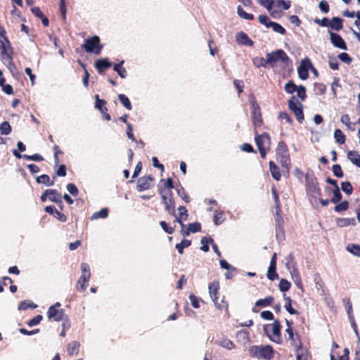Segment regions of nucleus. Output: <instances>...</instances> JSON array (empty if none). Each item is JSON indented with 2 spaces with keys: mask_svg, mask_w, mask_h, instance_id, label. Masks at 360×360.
Segmentation results:
<instances>
[{
  "mask_svg": "<svg viewBox=\"0 0 360 360\" xmlns=\"http://www.w3.org/2000/svg\"><path fill=\"white\" fill-rule=\"evenodd\" d=\"M266 62L269 63V66L271 68H274L276 63H279L283 68H288L292 64L291 60L282 49L267 53Z\"/></svg>",
  "mask_w": 360,
  "mask_h": 360,
  "instance_id": "nucleus-1",
  "label": "nucleus"
},
{
  "mask_svg": "<svg viewBox=\"0 0 360 360\" xmlns=\"http://www.w3.org/2000/svg\"><path fill=\"white\" fill-rule=\"evenodd\" d=\"M250 354L254 358L270 360L274 357V350L270 345H254L250 349Z\"/></svg>",
  "mask_w": 360,
  "mask_h": 360,
  "instance_id": "nucleus-2",
  "label": "nucleus"
},
{
  "mask_svg": "<svg viewBox=\"0 0 360 360\" xmlns=\"http://www.w3.org/2000/svg\"><path fill=\"white\" fill-rule=\"evenodd\" d=\"M281 325L278 320H275L272 324H266L264 326V330L266 335L273 342L280 344L281 341Z\"/></svg>",
  "mask_w": 360,
  "mask_h": 360,
  "instance_id": "nucleus-3",
  "label": "nucleus"
},
{
  "mask_svg": "<svg viewBox=\"0 0 360 360\" xmlns=\"http://www.w3.org/2000/svg\"><path fill=\"white\" fill-rule=\"evenodd\" d=\"M305 179L306 190L307 194L314 198L321 196V189L319 186V184L316 181V179L314 176V175L307 174L305 176Z\"/></svg>",
  "mask_w": 360,
  "mask_h": 360,
  "instance_id": "nucleus-4",
  "label": "nucleus"
},
{
  "mask_svg": "<svg viewBox=\"0 0 360 360\" xmlns=\"http://www.w3.org/2000/svg\"><path fill=\"white\" fill-rule=\"evenodd\" d=\"M82 47L87 53L99 54L103 46L100 44V38L98 36H94L86 39L84 40V43L82 45Z\"/></svg>",
  "mask_w": 360,
  "mask_h": 360,
  "instance_id": "nucleus-5",
  "label": "nucleus"
},
{
  "mask_svg": "<svg viewBox=\"0 0 360 360\" xmlns=\"http://www.w3.org/2000/svg\"><path fill=\"white\" fill-rule=\"evenodd\" d=\"M295 97L292 96L288 101V105L290 110H292L295 115L297 121L302 123L304 120V114L302 110V105L297 101H295Z\"/></svg>",
  "mask_w": 360,
  "mask_h": 360,
  "instance_id": "nucleus-6",
  "label": "nucleus"
},
{
  "mask_svg": "<svg viewBox=\"0 0 360 360\" xmlns=\"http://www.w3.org/2000/svg\"><path fill=\"white\" fill-rule=\"evenodd\" d=\"M162 203L165 205V210L171 215H175V202L172 198V193L169 191L167 194L160 191Z\"/></svg>",
  "mask_w": 360,
  "mask_h": 360,
  "instance_id": "nucleus-7",
  "label": "nucleus"
},
{
  "mask_svg": "<svg viewBox=\"0 0 360 360\" xmlns=\"http://www.w3.org/2000/svg\"><path fill=\"white\" fill-rule=\"evenodd\" d=\"M252 120L253 125L255 128L260 127L262 122V115L260 112V108L255 102H252Z\"/></svg>",
  "mask_w": 360,
  "mask_h": 360,
  "instance_id": "nucleus-8",
  "label": "nucleus"
},
{
  "mask_svg": "<svg viewBox=\"0 0 360 360\" xmlns=\"http://www.w3.org/2000/svg\"><path fill=\"white\" fill-rule=\"evenodd\" d=\"M328 33L330 34V41L335 47L342 50L347 49L345 41L340 34L332 32L330 30H328Z\"/></svg>",
  "mask_w": 360,
  "mask_h": 360,
  "instance_id": "nucleus-9",
  "label": "nucleus"
},
{
  "mask_svg": "<svg viewBox=\"0 0 360 360\" xmlns=\"http://www.w3.org/2000/svg\"><path fill=\"white\" fill-rule=\"evenodd\" d=\"M255 142L258 148H269L271 143L270 137L266 133L259 135L255 131Z\"/></svg>",
  "mask_w": 360,
  "mask_h": 360,
  "instance_id": "nucleus-10",
  "label": "nucleus"
},
{
  "mask_svg": "<svg viewBox=\"0 0 360 360\" xmlns=\"http://www.w3.org/2000/svg\"><path fill=\"white\" fill-rule=\"evenodd\" d=\"M65 315L63 309H55V307H50L47 311V316L49 319H53L56 321H60Z\"/></svg>",
  "mask_w": 360,
  "mask_h": 360,
  "instance_id": "nucleus-11",
  "label": "nucleus"
},
{
  "mask_svg": "<svg viewBox=\"0 0 360 360\" xmlns=\"http://www.w3.org/2000/svg\"><path fill=\"white\" fill-rule=\"evenodd\" d=\"M153 179L151 176L139 178L137 181V190L139 191H143L149 189L151 186Z\"/></svg>",
  "mask_w": 360,
  "mask_h": 360,
  "instance_id": "nucleus-12",
  "label": "nucleus"
},
{
  "mask_svg": "<svg viewBox=\"0 0 360 360\" xmlns=\"http://www.w3.org/2000/svg\"><path fill=\"white\" fill-rule=\"evenodd\" d=\"M275 221L276 238L278 240H281L284 238V230L283 229V221L279 213L276 214V216L275 217Z\"/></svg>",
  "mask_w": 360,
  "mask_h": 360,
  "instance_id": "nucleus-13",
  "label": "nucleus"
},
{
  "mask_svg": "<svg viewBox=\"0 0 360 360\" xmlns=\"http://www.w3.org/2000/svg\"><path fill=\"white\" fill-rule=\"evenodd\" d=\"M236 40L239 44L252 46L254 44L253 41L243 32H240L236 35Z\"/></svg>",
  "mask_w": 360,
  "mask_h": 360,
  "instance_id": "nucleus-14",
  "label": "nucleus"
},
{
  "mask_svg": "<svg viewBox=\"0 0 360 360\" xmlns=\"http://www.w3.org/2000/svg\"><path fill=\"white\" fill-rule=\"evenodd\" d=\"M285 331L289 336V339L291 340V345L295 349H302V342L300 340L299 335H297L295 337L292 328L289 327V328H286Z\"/></svg>",
  "mask_w": 360,
  "mask_h": 360,
  "instance_id": "nucleus-15",
  "label": "nucleus"
},
{
  "mask_svg": "<svg viewBox=\"0 0 360 360\" xmlns=\"http://www.w3.org/2000/svg\"><path fill=\"white\" fill-rule=\"evenodd\" d=\"M306 62L309 64V65H311V63H310L309 60L308 58H306L302 60V65L300 66H299L297 68V72L299 75V77L302 80H305L309 77V72H308L307 68L304 66V64Z\"/></svg>",
  "mask_w": 360,
  "mask_h": 360,
  "instance_id": "nucleus-16",
  "label": "nucleus"
},
{
  "mask_svg": "<svg viewBox=\"0 0 360 360\" xmlns=\"http://www.w3.org/2000/svg\"><path fill=\"white\" fill-rule=\"evenodd\" d=\"M1 58L4 64L10 65L12 63V57L8 50L6 46V44H1Z\"/></svg>",
  "mask_w": 360,
  "mask_h": 360,
  "instance_id": "nucleus-17",
  "label": "nucleus"
},
{
  "mask_svg": "<svg viewBox=\"0 0 360 360\" xmlns=\"http://www.w3.org/2000/svg\"><path fill=\"white\" fill-rule=\"evenodd\" d=\"M80 343L77 341H71L67 347L68 355L73 356L79 354Z\"/></svg>",
  "mask_w": 360,
  "mask_h": 360,
  "instance_id": "nucleus-18",
  "label": "nucleus"
},
{
  "mask_svg": "<svg viewBox=\"0 0 360 360\" xmlns=\"http://www.w3.org/2000/svg\"><path fill=\"white\" fill-rule=\"evenodd\" d=\"M112 63L108 60V58H101L96 60L95 67L98 71L101 73L104 69L110 68Z\"/></svg>",
  "mask_w": 360,
  "mask_h": 360,
  "instance_id": "nucleus-19",
  "label": "nucleus"
},
{
  "mask_svg": "<svg viewBox=\"0 0 360 360\" xmlns=\"http://www.w3.org/2000/svg\"><path fill=\"white\" fill-rule=\"evenodd\" d=\"M209 293L212 301L217 304V293L219 290V283L217 282H212L209 285Z\"/></svg>",
  "mask_w": 360,
  "mask_h": 360,
  "instance_id": "nucleus-20",
  "label": "nucleus"
},
{
  "mask_svg": "<svg viewBox=\"0 0 360 360\" xmlns=\"http://www.w3.org/2000/svg\"><path fill=\"white\" fill-rule=\"evenodd\" d=\"M46 193H49V198L51 201L58 204L63 203L60 194L56 190H46Z\"/></svg>",
  "mask_w": 360,
  "mask_h": 360,
  "instance_id": "nucleus-21",
  "label": "nucleus"
},
{
  "mask_svg": "<svg viewBox=\"0 0 360 360\" xmlns=\"http://www.w3.org/2000/svg\"><path fill=\"white\" fill-rule=\"evenodd\" d=\"M215 343L227 349H231L235 347L234 343L228 338H223L221 340H216Z\"/></svg>",
  "mask_w": 360,
  "mask_h": 360,
  "instance_id": "nucleus-22",
  "label": "nucleus"
},
{
  "mask_svg": "<svg viewBox=\"0 0 360 360\" xmlns=\"http://www.w3.org/2000/svg\"><path fill=\"white\" fill-rule=\"evenodd\" d=\"M347 158L354 165L360 167V155L357 151H349L347 154Z\"/></svg>",
  "mask_w": 360,
  "mask_h": 360,
  "instance_id": "nucleus-23",
  "label": "nucleus"
},
{
  "mask_svg": "<svg viewBox=\"0 0 360 360\" xmlns=\"http://www.w3.org/2000/svg\"><path fill=\"white\" fill-rule=\"evenodd\" d=\"M90 276L86 274H82L77 281V289L79 291H84L86 290V283L89 282Z\"/></svg>",
  "mask_w": 360,
  "mask_h": 360,
  "instance_id": "nucleus-24",
  "label": "nucleus"
},
{
  "mask_svg": "<svg viewBox=\"0 0 360 360\" xmlns=\"http://www.w3.org/2000/svg\"><path fill=\"white\" fill-rule=\"evenodd\" d=\"M329 27L336 31H339L342 29V20L338 17H333L330 22Z\"/></svg>",
  "mask_w": 360,
  "mask_h": 360,
  "instance_id": "nucleus-25",
  "label": "nucleus"
},
{
  "mask_svg": "<svg viewBox=\"0 0 360 360\" xmlns=\"http://www.w3.org/2000/svg\"><path fill=\"white\" fill-rule=\"evenodd\" d=\"M336 224L340 227L347 226L349 225L355 224L354 218H338L336 220Z\"/></svg>",
  "mask_w": 360,
  "mask_h": 360,
  "instance_id": "nucleus-26",
  "label": "nucleus"
},
{
  "mask_svg": "<svg viewBox=\"0 0 360 360\" xmlns=\"http://www.w3.org/2000/svg\"><path fill=\"white\" fill-rule=\"evenodd\" d=\"M271 9L274 6L278 8H283L284 10H288L290 7V2L283 0H271Z\"/></svg>",
  "mask_w": 360,
  "mask_h": 360,
  "instance_id": "nucleus-27",
  "label": "nucleus"
},
{
  "mask_svg": "<svg viewBox=\"0 0 360 360\" xmlns=\"http://www.w3.org/2000/svg\"><path fill=\"white\" fill-rule=\"evenodd\" d=\"M269 169L270 172L271 173L272 177L278 181L281 179V174L279 171V168L277 167V165L273 162H269Z\"/></svg>",
  "mask_w": 360,
  "mask_h": 360,
  "instance_id": "nucleus-28",
  "label": "nucleus"
},
{
  "mask_svg": "<svg viewBox=\"0 0 360 360\" xmlns=\"http://www.w3.org/2000/svg\"><path fill=\"white\" fill-rule=\"evenodd\" d=\"M124 63V61L122 60L120 63L115 64L113 67V70L117 72L119 76L122 79H125L127 77V70L122 67Z\"/></svg>",
  "mask_w": 360,
  "mask_h": 360,
  "instance_id": "nucleus-29",
  "label": "nucleus"
},
{
  "mask_svg": "<svg viewBox=\"0 0 360 360\" xmlns=\"http://www.w3.org/2000/svg\"><path fill=\"white\" fill-rule=\"evenodd\" d=\"M108 216V210L107 208H103L100 211L94 212L91 217V220H97L100 218L105 219Z\"/></svg>",
  "mask_w": 360,
  "mask_h": 360,
  "instance_id": "nucleus-30",
  "label": "nucleus"
},
{
  "mask_svg": "<svg viewBox=\"0 0 360 360\" xmlns=\"http://www.w3.org/2000/svg\"><path fill=\"white\" fill-rule=\"evenodd\" d=\"M276 154L278 158L283 155H289L288 153L287 146L284 142L281 141L278 143L276 148Z\"/></svg>",
  "mask_w": 360,
  "mask_h": 360,
  "instance_id": "nucleus-31",
  "label": "nucleus"
},
{
  "mask_svg": "<svg viewBox=\"0 0 360 360\" xmlns=\"http://www.w3.org/2000/svg\"><path fill=\"white\" fill-rule=\"evenodd\" d=\"M118 99L124 108L127 110H131L132 109L131 103L128 97L122 94H118Z\"/></svg>",
  "mask_w": 360,
  "mask_h": 360,
  "instance_id": "nucleus-32",
  "label": "nucleus"
},
{
  "mask_svg": "<svg viewBox=\"0 0 360 360\" xmlns=\"http://www.w3.org/2000/svg\"><path fill=\"white\" fill-rule=\"evenodd\" d=\"M214 240L211 238H207V237H202L200 240V243L202 245L200 247V250H202L205 252H207L210 250V248L208 244L211 243V245L213 243Z\"/></svg>",
  "mask_w": 360,
  "mask_h": 360,
  "instance_id": "nucleus-33",
  "label": "nucleus"
},
{
  "mask_svg": "<svg viewBox=\"0 0 360 360\" xmlns=\"http://www.w3.org/2000/svg\"><path fill=\"white\" fill-rule=\"evenodd\" d=\"M266 276L271 281H274L278 278V275L276 273V266L269 265Z\"/></svg>",
  "mask_w": 360,
  "mask_h": 360,
  "instance_id": "nucleus-34",
  "label": "nucleus"
},
{
  "mask_svg": "<svg viewBox=\"0 0 360 360\" xmlns=\"http://www.w3.org/2000/svg\"><path fill=\"white\" fill-rule=\"evenodd\" d=\"M37 307V305L31 301L25 300L20 302L18 309V310H27L28 308L35 309Z\"/></svg>",
  "mask_w": 360,
  "mask_h": 360,
  "instance_id": "nucleus-35",
  "label": "nucleus"
},
{
  "mask_svg": "<svg viewBox=\"0 0 360 360\" xmlns=\"http://www.w3.org/2000/svg\"><path fill=\"white\" fill-rule=\"evenodd\" d=\"M334 138L336 142L339 144H343L345 142L346 137L342 131L339 129L335 130Z\"/></svg>",
  "mask_w": 360,
  "mask_h": 360,
  "instance_id": "nucleus-36",
  "label": "nucleus"
},
{
  "mask_svg": "<svg viewBox=\"0 0 360 360\" xmlns=\"http://www.w3.org/2000/svg\"><path fill=\"white\" fill-rule=\"evenodd\" d=\"M11 127L7 121H4L0 124V134L1 135H8L11 132Z\"/></svg>",
  "mask_w": 360,
  "mask_h": 360,
  "instance_id": "nucleus-37",
  "label": "nucleus"
},
{
  "mask_svg": "<svg viewBox=\"0 0 360 360\" xmlns=\"http://www.w3.org/2000/svg\"><path fill=\"white\" fill-rule=\"evenodd\" d=\"M284 300L285 301V304H284V307L290 314H297L298 311L293 309L291 306V299L289 297H285L284 295Z\"/></svg>",
  "mask_w": 360,
  "mask_h": 360,
  "instance_id": "nucleus-38",
  "label": "nucleus"
},
{
  "mask_svg": "<svg viewBox=\"0 0 360 360\" xmlns=\"http://www.w3.org/2000/svg\"><path fill=\"white\" fill-rule=\"evenodd\" d=\"M191 242L189 240H182L181 243L176 244L175 248L177 249L180 254L184 253V249L191 245Z\"/></svg>",
  "mask_w": 360,
  "mask_h": 360,
  "instance_id": "nucleus-39",
  "label": "nucleus"
},
{
  "mask_svg": "<svg viewBox=\"0 0 360 360\" xmlns=\"http://www.w3.org/2000/svg\"><path fill=\"white\" fill-rule=\"evenodd\" d=\"M237 13L240 18H242L243 19H245V20H253L254 19V15L252 14L246 13L243 10V8H242L241 6H238L237 7Z\"/></svg>",
  "mask_w": 360,
  "mask_h": 360,
  "instance_id": "nucleus-40",
  "label": "nucleus"
},
{
  "mask_svg": "<svg viewBox=\"0 0 360 360\" xmlns=\"http://www.w3.org/2000/svg\"><path fill=\"white\" fill-rule=\"evenodd\" d=\"M223 212L221 211L219 212L217 210L214 211L213 221L215 225L221 224L224 221V217L223 216Z\"/></svg>",
  "mask_w": 360,
  "mask_h": 360,
  "instance_id": "nucleus-41",
  "label": "nucleus"
},
{
  "mask_svg": "<svg viewBox=\"0 0 360 360\" xmlns=\"http://www.w3.org/2000/svg\"><path fill=\"white\" fill-rule=\"evenodd\" d=\"M273 300H274V297L271 296H269V297H265L264 299L258 300L256 302L255 305L257 307H266V306L271 304V302H273Z\"/></svg>",
  "mask_w": 360,
  "mask_h": 360,
  "instance_id": "nucleus-42",
  "label": "nucleus"
},
{
  "mask_svg": "<svg viewBox=\"0 0 360 360\" xmlns=\"http://www.w3.org/2000/svg\"><path fill=\"white\" fill-rule=\"evenodd\" d=\"M347 250L352 255L360 257V246L354 244H349L346 248Z\"/></svg>",
  "mask_w": 360,
  "mask_h": 360,
  "instance_id": "nucleus-43",
  "label": "nucleus"
},
{
  "mask_svg": "<svg viewBox=\"0 0 360 360\" xmlns=\"http://www.w3.org/2000/svg\"><path fill=\"white\" fill-rule=\"evenodd\" d=\"M37 181L39 183V184H46L47 186H53L54 182L53 181H50V178L48 175L46 174H42L39 176H38L37 178Z\"/></svg>",
  "mask_w": 360,
  "mask_h": 360,
  "instance_id": "nucleus-44",
  "label": "nucleus"
},
{
  "mask_svg": "<svg viewBox=\"0 0 360 360\" xmlns=\"http://www.w3.org/2000/svg\"><path fill=\"white\" fill-rule=\"evenodd\" d=\"M253 64L259 68L264 67L266 68L269 65V63L266 62V58L257 57L253 59Z\"/></svg>",
  "mask_w": 360,
  "mask_h": 360,
  "instance_id": "nucleus-45",
  "label": "nucleus"
},
{
  "mask_svg": "<svg viewBox=\"0 0 360 360\" xmlns=\"http://www.w3.org/2000/svg\"><path fill=\"white\" fill-rule=\"evenodd\" d=\"M270 28H272L275 32L281 34H284L286 32L285 29L283 26L275 22H272V23L270 24Z\"/></svg>",
  "mask_w": 360,
  "mask_h": 360,
  "instance_id": "nucleus-46",
  "label": "nucleus"
},
{
  "mask_svg": "<svg viewBox=\"0 0 360 360\" xmlns=\"http://www.w3.org/2000/svg\"><path fill=\"white\" fill-rule=\"evenodd\" d=\"M341 189L344 193L349 195L352 193L353 186L349 181H343L341 184Z\"/></svg>",
  "mask_w": 360,
  "mask_h": 360,
  "instance_id": "nucleus-47",
  "label": "nucleus"
},
{
  "mask_svg": "<svg viewBox=\"0 0 360 360\" xmlns=\"http://www.w3.org/2000/svg\"><path fill=\"white\" fill-rule=\"evenodd\" d=\"M333 196L331 199V202L334 204L338 203L342 199V194L340 193L339 187L335 188L333 191Z\"/></svg>",
  "mask_w": 360,
  "mask_h": 360,
  "instance_id": "nucleus-48",
  "label": "nucleus"
},
{
  "mask_svg": "<svg viewBox=\"0 0 360 360\" xmlns=\"http://www.w3.org/2000/svg\"><path fill=\"white\" fill-rule=\"evenodd\" d=\"M297 86H298L295 84L293 82L289 81L285 85V90L288 94H293L294 92L296 91V90H297Z\"/></svg>",
  "mask_w": 360,
  "mask_h": 360,
  "instance_id": "nucleus-49",
  "label": "nucleus"
},
{
  "mask_svg": "<svg viewBox=\"0 0 360 360\" xmlns=\"http://www.w3.org/2000/svg\"><path fill=\"white\" fill-rule=\"evenodd\" d=\"M271 193L274 196L275 203H276V207H275L276 214H278L281 212L280 205H279L280 202H279L278 195L276 191L275 188H271Z\"/></svg>",
  "mask_w": 360,
  "mask_h": 360,
  "instance_id": "nucleus-50",
  "label": "nucleus"
},
{
  "mask_svg": "<svg viewBox=\"0 0 360 360\" xmlns=\"http://www.w3.org/2000/svg\"><path fill=\"white\" fill-rule=\"evenodd\" d=\"M258 20L261 24L265 25L267 28H270V24L273 21H271L269 18L266 15H260L258 17Z\"/></svg>",
  "mask_w": 360,
  "mask_h": 360,
  "instance_id": "nucleus-51",
  "label": "nucleus"
},
{
  "mask_svg": "<svg viewBox=\"0 0 360 360\" xmlns=\"http://www.w3.org/2000/svg\"><path fill=\"white\" fill-rule=\"evenodd\" d=\"M290 287V283L286 279L282 278L279 283V289L281 292H286Z\"/></svg>",
  "mask_w": 360,
  "mask_h": 360,
  "instance_id": "nucleus-52",
  "label": "nucleus"
},
{
  "mask_svg": "<svg viewBox=\"0 0 360 360\" xmlns=\"http://www.w3.org/2000/svg\"><path fill=\"white\" fill-rule=\"evenodd\" d=\"M187 228L191 233H197L200 231L201 225L198 222H194L188 224Z\"/></svg>",
  "mask_w": 360,
  "mask_h": 360,
  "instance_id": "nucleus-53",
  "label": "nucleus"
},
{
  "mask_svg": "<svg viewBox=\"0 0 360 360\" xmlns=\"http://www.w3.org/2000/svg\"><path fill=\"white\" fill-rule=\"evenodd\" d=\"M278 159H279L280 163L281 164L282 167H285L287 169H288V167L290 165V160L289 155L281 156L278 157Z\"/></svg>",
  "mask_w": 360,
  "mask_h": 360,
  "instance_id": "nucleus-54",
  "label": "nucleus"
},
{
  "mask_svg": "<svg viewBox=\"0 0 360 360\" xmlns=\"http://www.w3.org/2000/svg\"><path fill=\"white\" fill-rule=\"evenodd\" d=\"M332 170H333L334 175L338 178H341L344 175V173H343L341 166L340 165H333Z\"/></svg>",
  "mask_w": 360,
  "mask_h": 360,
  "instance_id": "nucleus-55",
  "label": "nucleus"
},
{
  "mask_svg": "<svg viewBox=\"0 0 360 360\" xmlns=\"http://www.w3.org/2000/svg\"><path fill=\"white\" fill-rule=\"evenodd\" d=\"M43 319V316L41 315H37L33 319H30L27 322V326L30 327L34 326L39 324L41 320Z\"/></svg>",
  "mask_w": 360,
  "mask_h": 360,
  "instance_id": "nucleus-56",
  "label": "nucleus"
},
{
  "mask_svg": "<svg viewBox=\"0 0 360 360\" xmlns=\"http://www.w3.org/2000/svg\"><path fill=\"white\" fill-rule=\"evenodd\" d=\"M23 158L28 160L37 162L42 161L44 160V158L41 155L37 153L34 154L32 155H23Z\"/></svg>",
  "mask_w": 360,
  "mask_h": 360,
  "instance_id": "nucleus-57",
  "label": "nucleus"
},
{
  "mask_svg": "<svg viewBox=\"0 0 360 360\" xmlns=\"http://www.w3.org/2000/svg\"><path fill=\"white\" fill-rule=\"evenodd\" d=\"M348 207H349V202L345 200V201H343V202H340V204L337 205L335 207L334 210L337 212H340L347 210Z\"/></svg>",
  "mask_w": 360,
  "mask_h": 360,
  "instance_id": "nucleus-58",
  "label": "nucleus"
},
{
  "mask_svg": "<svg viewBox=\"0 0 360 360\" xmlns=\"http://www.w3.org/2000/svg\"><path fill=\"white\" fill-rule=\"evenodd\" d=\"M297 96L302 100H304L306 98V89L304 86L300 85L297 86V90H296Z\"/></svg>",
  "mask_w": 360,
  "mask_h": 360,
  "instance_id": "nucleus-59",
  "label": "nucleus"
},
{
  "mask_svg": "<svg viewBox=\"0 0 360 360\" xmlns=\"http://www.w3.org/2000/svg\"><path fill=\"white\" fill-rule=\"evenodd\" d=\"M176 192H177L178 195L180 196L186 202H190V198L186 194V193L183 187H181L180 188L177 189Z\"/></svg>",
  "mask_w": 360,
  "mask_h": 360,
  "instance_id": "nucleus-60",
  "label": "nucleus"
},
{
  "mask_svg": "<svg viewBox=\"0 0 360 360\" xmlns=\"http://www.w3.org/2000/svg\"><path fill=\"white\" fill-rule=\"evenodd\" d=\"M291 275H292V277L297 287L300 288L302 285V283H301V278L300 277L298 271L297 270H293L291 272Z\"/></svg>",
  "mask_w": 360,
  "mask_h": 360,
  "instance_id": "nucleus-61",
  "label": "nucleus"
},
{
  "mask_svg": "<svg viewBox=\"0 0 360 360\" xmlns=\"http://www.w3.org/2000/svg\"><path fill=\"white\" fill-rule=\"evenodd\" d=\"M219 263L221 269L229 271H236V268L229 264L225 259H220Z\"/></svg>",
  "mask_w": 360,
  "mask_h": 360,
  "instance_id": "nucleus-62",
  "label": "nucleus"
},
{
  "mask_svg": "<svg viewBox=\"0 0 360 360\" xmlns=\"http://www.w3.org/2000/svg\"><path fill=\"white\" fill-rule=\"evenodd\" d=\"M179 210V217L184 219V221H186L188 217V214L186 208L184 206H180L178 208Z\"/></svg>",
  "mask_w": 360,
  "mask_h": 360,
  "instance_id": "nucleus-63",
  "label": "nucleus"
},
{
  "mask_svg": "<svg viewBox=\"0 0 360 360\" xmlns=\"http://www.w3.org/2000/svg\"><path fill=\"white\" fill-rule=\"evenodd\" d=\"M338 58L342 61L343 63H345L346 64H349L352 62V58L347 53H341L338 55Z\"/></svg>",
  "mask_w": 360,
  "mask_h": 360,
  "instance_id": "nucleus-64",
  "label": "nucleus"
}]
</instances>
